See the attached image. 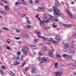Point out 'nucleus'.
<instances>
[{
    "mask_svg": "<svg viewBox=\"0 0 76 76\" xmlns=\"http://www.w3.org/2000/svg\"><path fill=\"white\" fill-rule=\"evenodd\" d=\"M53 10L55 12V13H54V15L55 17H58V16L60 15V14L57 12H60V11L58 10L56 7H54L53 8Z\"/></svg>",
    "mask_w": 76,
    "mask_h": 76,
    "instance_id": "obj_2",
    "label": "nucleus"
},
{
    "mask_svg": "<svg viewBox=\"0 0 76 76\" xmlns=\"http://www.w3.org/2000/svg\"><path fill=\"white\" fill-rule=\"evenodd\" d=\"M53 28H57V26H55L54 25H53Z\"/></svg>",
    "mask_w": 76,
    "mask_h": 76,
    "instance_id": "obj_42",
    "label": "nucleus"
},
{
    "mask_svg": "<svg viewBox=\"0 0 76 76\" xmlns=\"http://www.w3.org/2000/svg\"><path fill=\"white\" fill-rule=\"evenodd\" d=\"M31 48L32 49H34V50H35L37 48V46L35 45H32L31 46Z\"/></svg>",
    "mask_w": 76,
    "mask_h": 76,
    "instance_id": "obj_15",
    "label": "nucleus"
},
{
    "mask_svg": "<svg viewBox=\"0 0 76 76\" xmlns=\"http://www.w3.org/2000/svg\"><path fill=\"white\" fill-rule=\"evenodd\" d=\"M35 33L36 34L39 38H40L41 37V36H39L40 35V34H41V33H40V32L39 31H36L35 32Z\"/></svg>",
    "mask_w": 76,
    "mask_h": 76,
    "instance_id": "obj_12",
    "label": "nucleus"
},
{
    "mask_svg": "<svg viewBox=\"0 0 76 76\" xmlns=\"http://www.w3.org/2000/svg\"><path fill=\"white\" fill-rule=\"evenodd\" d=\"M49 56L50 57H54V55L52 53H50L49 54Z\"/></svg>",
    "mask_w": 76,
    "mask_h": 76,
    "instance_id": "obj_25",
    "label": "nucleus"
},
{
    "mask_svg": "<svg viewBox=\"0 0 76 76\" xmlns=\"http://www.w3.org/2000/svg\"><path fill=\"white\" fill-rule=\"evenodd\" d=\"M1 68L2 69H5V67L4 66H1Z\"/></svg>",
    "mask_w": 76,
    "mask_h": 76,
    "instance_id": "obj_51",
    "label": "nucleus"
},
{
    "mask_svg": "<svg viewBox=\"0 0 76 76\" xmlns=\"http://www.w3.org/2000/svg\"><path fill=\"white\" fill-rule=\"evenodd\" d=\"M36 18L37 19V20H39V21H40V22L41 21V19H40L39 17H36Z\"/></svg>",
    "mask_w": 76,
    "mask_h": 76,
    "instance_id": "obj_28",
    "label": "nucleus"
},
{
    "mask_svg": "<svg viewBox=\"0 0 76 76\" xmlns=\"http://www.w3.org/2000/svg\"><path fill=\"white\" fill-rule=\"evenodd\" d=\"M44 21H41L40 22V25L41 26H44V23L45 22H43Z\"/></svg>",
    "mask_w": 76,
    "mask_h": 76,
    "instance_id": "obj_20",
    "label": "nucleus"
},
{
    "mask_svg": "<svg viewBox=\"0 0 76 76\" xmlns=\"http://www.w3.org/2000/svg\"><path fill=\"white\" fill-rule=\"evenodd\" d=\"M40 38H42V39H44V40H47V38L45 37H41Z\"/></svg>",
    "mask_w": 76,
    "mask_h": 76,
    "instance_id": "obj_24",
    "label": "nucleus"
},
{
    "mask_svg": "<svg viewBox=\"0 0 76 76\" xmlns=\"http://www.w3.org/2000/svg\"><path fill=\"white\" fill-rule=\"evenodd\" d=\"M56 38L57 41H59L60 39V37L58 36H56Z\"/></svg>",
    "mask_w": 76,
    "mask_h": 76,
    "instance_id": "obj_19",
    "label": "nucleus"
},
{
    "mask_svg": "<svg viewBox=\"0 0 76 76\" xmlns=\"http://www.w3.org/2000/svg\"><path fill=\"white\" fill-rule=\"evenodd\" d=\"M68 66H72V64H71V63L68 64Z\"/></svg>",
    "mask_w": 76,
    "mask_h": 76,
    "instance_id": "obj_52",
    "label": "nucleus"
},
{
    "mask_svg": "<svg viewBox=\"0 0 76 76\" xmlns=\"http://www.w3.org/2000/svg\"><path fill=\"white\" fill-rule=\"evenodd\" d=\"M3 29L4 30H7V31H8L9 30V29L6 27H3Z\"/></svg>",
    "mask_w": 76,
    "mask_h": 76,
    "instance_id": "obj_32",
    "label": "nucleus"
},
{
    "mask_svg": "<svg viewBox=\"0 0 76 76\" xmlns=\"http://www.w3.org/2000/svg\"><path fill=\"white\" fill-rule=\"evenodd\" d=\"M66 12H67V13L69 15V17H70L71 18H73V16H72V14H71L70 12H68L67 10H66Z\"/></svg>",
    "mask_w": 76,
    "mask_h": 76,
    "instance_id": "obj_10",
    "label": "nucleus"
},
{
    "mask_svg": "<svg viewBox=\"0 0 76 76\" xmlns=\"http://www.w3.org/2000/svg\"><path fill=\"white\" fill-rule=\"evenodd\" d=\"M39 0H35V3H39Z\"/></svg>",
    "mask_w": 76,
    "mask_h": 76,
    "instance_id": "obj_35",
    "label": "nucleus"
},
{
    "mask_svg": "<svg viewBox=\"0 0 76 76\" xmlns=\"http://www.w3.org/2000/svg\"><path fill=\"white\" fill-rule=\"evenodd\" d=\"M7 48L8 50H10V49H11V48H10V47H9V46L7 47Z\"/></svg>",
    "mask_w": 76,
    "mask_h": 76,
    "instance_id": "obj_47",
    "label": "nucleus"
},
{
    "mask_svg": "<svg viewBox=\"0 0 76 76\" xmlns=\"http://www.w3.org/2000/svg\"><path fill=\"white\" fill-rule=\"evenodd\" d=\"M10 73L11 75H12L13 76H15V75L13 72L12 71H10Z\"/></svg>",
    "mask_w": 76,
    "mask_h": 76,
    "instance_id": "obj_22",
    "label": "nucleus"
},
{
    "mask_svg": "<svg viewBox=\"0 0 76 76\" xmlns=\"http://www.w3.org/2000/svg\"><path fill=\"white\" fill-rule=\"evenodd\" d=\"M2 14L3 15H6V11L3 10L2 11Z\"/></svg>",
    "mask_w": 76,
    "mask_h": 76,
    "instance_id": "obj_26",
    "label": "nucleus"
},
{
    "mask_svg": "<svg viewBox=\"0 0 76 76\" xmlns=\"http://www.w3.org/2000/svg\"><path fill=\"white\" fill-rule=\"evenodd\" d=\"M76 37V34H74L73 35V37L74 38H75V37Z\"/></svg>",
    "mask_w": 76,
    "mask_h": 76,
    "instance_id": "obj_56",
    "label": "nucleus"
},
{
    "mask_svg": "<svg viewBox=\"0 0 76 76\" xmlns=\"http://www.w3.org/2000/svg\"><path fill=\"white\" fill-rule=\"evenodd\" d=\"M26 23H27V24H31V23L29 20L27 19V21Z\"/></svg>",
    "mask_w": 76,
    "mask_h": 76,
    "instance_id": "obj_31",
    "label": "nucleus"
},
{
    "mask_svg": "<svg viewBox=\"0 0 76 76\" xmlns=\"http://www.w3.org/2000/svg\"><path fill=\"white\" fill-rule=\"evenodd\" d=\"M25 50H24V49L23 48H22V51H23H23H24Z\"/></svg>",
    "mask_w": 76,
    "mask_h": 76,
    "instance_id": "obj_63",
    "label": "nucleus"
},
{
    "mask_svg": "<svg viewBox=\"0 0 76 76\" xmlns=\"http://www.w3.org/2000/svg\"><path fill=\"white\" fill-rule=\"evenodd\" d=\"M62 75V72L61 71H58L54 73V75L55 76H60Z\"/></svg>",
    "mask_w": 76,
    "mask_h": 76,
    "instance_id": "obj_4",
    "label": "nucleus"
},
{
    "mask_svg": "<svg viewBox=\"0 0 76 76\" xmlns=\"http://www.w3.org/2000/svg\"><path fill=\"white\" fill-rule=\"evenodd\" d=\"M37 59L40 62L39 64L40 65H41V64L43 63V61L45 62L46 63H48V61L47 60V58L44 57L42 58H38Z\"/></svg>",
    "mask_w": 76,
    "mask_h": 76,
    "instance_id": "obj_1",
    "label": "nucleus"
},
{
    "mask_svg": "<svg viewBox=\"0 0 76 76\" xmlns=\"http://www.w3.org/2000/svg\"><path fill=\"white\" fill-rule=\"evenodd\" d=\"M54 18V17L51 15L50 16V18H49L46 21L43 20V22H45L46 23H48L51 21V22H53V19Z\"/></svg>",
    "mask_w": 76,
    "mask_h": 76,
    "instance_id": "obj_3",
    "label": "nucleus"
},
{
    "mask_svg": "<svg viewBox=\"0 0 76 76\" xmlns=\"http://www.w3.org/2000/svg\"><path fill=\"white\" fill-rule=\"evenodd\" d=\"M72 66L75 67L76 66V64H72Z\"/></svg>",
    "mask_w": 76,
    "mask_h": 76,
    "instance_id": "obj_41",
    "label": "nucleus"
},
{
    "mask_svg": "<svg viewBox=\"0 0 76 76\" xmlns=\"http://www.w3.org/2000/svg\"><path fill=\"white\" fill-rule=\"evenodd\" d=\"M68 44V45H69V46H70V47H71V48H73V45H71V44Z\"/></svg>",
    "mask_w": 76,
    "mask_h": 76,
    "instance_id": "obj_33",
    "label": "nucleus"
},
{
    "mask_svg": "<svg viewBox=\"0 0 76 76\" xmlns=\"http://www.w3.org/2000/svg\"><path fill=\"white\" fill-rule=\"evenodd\" d=\"M24 27L26 28L29 29V28H31V25H27L26 26H24Z\"/></svg>",
    "mask_w": 76,
    "mask_h": 76,
    "instance_id": "obj_17",
    "label": "nucleus"
},
{
    "mask_svg": "<svg viewBox=\"0 0 76 76\" xmlns=\"http://www.w3.org/2000/svg\"><path fill=\"white\" fill-rule=\"evenodd\" d=\"M49 41H50V42H53L54 44H57L58 43V42L57 41H56V40H53L52 39H49Z\"/></svg>",
    "mask_w": 76,
    "mask_h": 76,
    "instance_id": "obj_9",
    "label": "nucleus"
},
{
    "mask_svg": "<svg viewBox=\"0 0 76 76\" xmlns=\"http://www.w3.org/2000/svg\"><path fill=\"white\" fill-rule=\"evenodd\" d=\"M35 69L34 68H32L31 73H35Z\"/></svg>",
    "mask_w": 76,
    "mask_h": 76,
    "instance_id": "obj_16",
    "label": "nucleus"
},
{
    "mask_svg": "<svg viewBox=\"0 0 76 76\" xmlns=\"http://www.w3.org/2000/svg\"><path fill=\"white\" fill-rule=\"evenodd\" d=\"M38 11H39V10H45V8L44 7H38L37 9Z\"/></svg>",
    "mask_w": 76,
    "mask_h": 76,
    "instance_id": "obj_8",
    "label": "nucleus"
},
{
    "mask_svg": "<svg viewBox=\"0 0 76 76\" xmlns=\"http://www.w3.org/2000/svg\"><path fill=\"white\" fill-rule=\"evenodd\" d=\"M0 72H1V74L2 75H3V72H2V70H0Z\"/></svg>",
    "mask_w": 76,
    "mask_h": 76,
    "instance_id": "obj_43",
    "label": "nucleus"
},
{
    "mask_svg": "<svg viewBox=\"0 0 76 76\" xmlns=\"http://www.w3.org/2000/svg\"><path fill=\"white\" fill-rule=\"evenodd\" d=\"M20 39V38L19 37H17L15 38V39Z\"/></svg>",
    "mask_w": 76,
    "mask_h": 76,
    "instance_id": "obj_58",
    "label": "nucleus"
},
{
    "mask_svg": "<svg viewBox=\"0 0 76 76\" xmlns=\"http://www.w3.org/2000/svg\"><path fill=\"white\" fill-rule=\"evenodd\" d=\"M68 55L66 54V55L65 56V58H68Z\"/></svg>",
    "mask_w": 76,
    "mask_h": 76,
    "instance_id": "obj_44",
    "label": "nucleus"
},
{
    "mask_svg": "<svg viewBox=\"0 0 76 76\" xmlns=\"http://www.w3.org/2000/svg\"><path fill=\"white\" fill-rule=\"evenodd\" d=\"M24 16H26V15L25 14H23L22 15V17H24Z\"/></svg>",
    "mask_w": 76,
    "mask_h": 76,
    "instance_id": "obj_57",
    "label": "nucleus"
},
{
    "mask_svg": "<svg viewBox=\"0 0 76 76\" xmlns=\"http://www.w3.org/2000/svg\"><path fill=\"white\" fill-rule=\"evenodd\" d=\"M66 56V54H64L62 56L63 57H65Z\"/></svg>",
    "mask_w": 76,
    "mask_h": 76,
    "instance_id": "obj_53",
    "label": "nucleus"
},
{
    "mask_svg": "<svg viewBox=\"0 0 76 76\" xmlns=\"http://www.w3.org/2000/svg\"><path fill=\"white\" fill-rule=\"evenodd\" d=\"M10 39H9L7 40V42H8V44L10 43Z\"/></svg>",
    "mask_w": 76,
    "mask_h": 76,
    "instance_id": "obj_39",
    "label": "nucleus"
},
{
    "mask_svg": "<svg viewBox=\"0 0 76 76\" xmlns=\"http://www.w3.org/2000/svg\"><path fill=\"white\" fill-rule=\"evenodd\" d=\"M55 6L56 7H58L59 6V2L58 1H55Z\"/></svg>",
    "mask_w": 76,
    "mask_h": 76,
    "instance_id": "obj_7",
    "label": "nucleus"
},
{
    "mask_svg": "<svg viewBox=\"0 0 76 76\" xmlns=\"http://www.w3.org/2000/svg\"><path fill=\"white\" fill-rule=\"evenodd\" d=\"M69 47V44H65L64 46V51H66L67 48H68Z\"/></svg>",
    "mask_w": 76,
    "mask_h": 76,
    "instance_id": "obj_5",
    "label": "nucleus"
},
{
    "mask_svg": "<svg viewBox=\"0 0 76 76\" xmlns=\"http://www.w3.org/2000/svg\"><path fill=\"white\" fill-rule=\"evenodd\" d=\"M16 31L17 32H20V31L18 30H16Z\"/></svg>",
    "mask_w": 76,
    "mask_h": 76,
    "instance_id": "obj_55",
    "label": "nucleus"
},
{
    "mask_svg": "<svg viewBox=\"0 0 76 76\" xmlns=\"http://www.w3.org/2000/svg\"><path fill=\"white\" fill-rule=\"evenodd\" d=\"M20 52H18V56H20Z\"/></svg>",
    "mask_w": 76,
    "mask_h": 76,
    "instance_id": "obj_46",
    "label": "nucleus"
},
{
    "mask_svg": "<svg viewBox=\"0 0 76 76\" xmlns=\"http://www.w3.org/2000/svg\"><path fill=\"white\" fill-rule=\"evenodd\" d=\"M75 53V50H70L69 51V53L70 54H74Z\"/></svg>",
    "mask_w": 76,
    "mask_h": 76,
    "instance_id": "obj_18",
    "label": "nucleus"
},
{
    "mask_svg": "<svg viewBox=\"0 0 76 76\" xmlns=\"http://www.w3.org/2000/svg\"><path fill=\"white\" fill-rule=\"evenodd\" d=\"M55 66H54V68L56 69H58V63H55L54 64Z\"/></svg>",
    "mask_w": 76,
    "mask_h": 76,
    "instance_id": "obj_13",
    "label": "nucleus"
},
{
    "mask_svg": "<svg viewBox=\"0 0 76 76\" xmlns=\"http://www.w3.org/2000/svg\"><path fill=\"white\" fill-rule=\"evenodd\" d=\"M22 4H23L24 5H25V6H26L28 4L26 2H22Z\"/></svg>",
    "mask_w": 76,
    "mask_h": 76,
    "instance_id": "obj_30",
    "label": "nucleus"
},
{
    "mask_svg": "<svg viewBox=\"0 0 76 76\" xmlns=\"http://www.w3.org/2000/svg\"><path fill=\"white\" fill-rule=\"evenodd\" d=\"M34 42H35V43H37V42H38V41H39V39H34Z\"/></svg>",
    "mask_w": 76,
    "mask_h": 76,
    "instance_id": "obj_21",
    "label": "nucleus"
},
{
    "mask_svg": "<svg viewBox=\"0 0 76 76\" xmlns=\"http://www.w3.org/2000/svg\"><path fill=\"white\" fill-rule=\"evenodd\" d=\"M44 18H47V15H44Z\"/></svg>",
    "mask_w": 76,
    "mask_h": 76,
    "instance_id": "obj_48",
    "label": "nucleus"
},
{
    "mask_svg": "<svg viewBox=\"0 0 76 76\" xmlns=\"http://www.w3.org/2000/svg\"><path fill=\"white\" fill-rule=\"evenodd\" d=\"M2 2H4V3H7V1L6 0H0Z\"/></svg>",
    "mask_w": 76,
    "mask_h": 76,
    "instance_id": "obj_27",
    "label": "nucleus"
},
{
    "mask_svg": "<svg viewBox=\"0 0 76 76\" xmlns=\"http://www.w3.org/2000/svg\"><path fill=\"white\" fill-rule=\"evenodd\" d=\"M1 6H4V5H3L2 2L1 3Z\"/></svg>",
    "mask_w": 76,
    "mask_h": 76,
    "instance_id": "obj_59",
    "label": "nucleus"
},
{
    "mask_svg": "<svg viewBox=\"0 0 76 76\" xmlns=\"http://www.w3.org/2000/svg\"><path fill=\"white\" fill-rule=\"evenodd\" d=\"M21 36L23 38H28V35H26V34L25 33H23L22 34Z\"/></svg>",
    "mask_w": 76,
    "mask_h": 76,
    "instance_id": "obj_6",
    "label": "nucleus"
},
{
    "mask_svg": "<svg viewBox=\"0 0 76 76\" xmlns=\"http://www.w3.org/2000/svg\"><path fill=\"white\" fill-rule=\"evenodd\" d=\"M17 14H18V15H20V13H19V12H18V13H17Z\"/></svg>",
    "mask_w": 76,
    "mask_h": 76,
    "instance_id": "obj_64",
    "label": "nucleus"
},
{
    "mask_svg": "<svg viewBox=\"0 0 76 76\" xmlns=\"http://www.w3.org/2000/svg\"><path fill=\"white\" fill-rule=\"evenodd\" d=\"M24 49H25V50H26V51H28V48H27V47H26V46H24Z\"/></svg>",
    "mask_w": 76,
    "mask_h": 76,
    "instance_id": "obj_34",
    "label": "nucleus"
},
{
    "mask_svg": "<svg viewBox=\"0 0 76 76\" xmlns=\"http://www.w3.org/2000/svg\"><path fill=\"white\" fill-rule=\"evenodd\" d=\"M23 52L24 53V54H27V51L24 50Z\"/></svg>",
    "mask_w": 76,
    "mask_h": 76,
    "instance_id": "obj_40",
    "label": "nucleus"
},
{
    "mask_svg": "<svg viewBox=\"0 0 76 76\" xmlns=\"http://www.w3.org/2000/svg\"><path fill=\"white\" fill-rule=\"evenodd\" d=\"M4 7L6 10H9V8L7 5L4 6Z\"/></svg>",
    "mask_w": 76,
    "mask_h": 76,
    "instance_id": "obj_14",
    "label": "nucleus"
},
{
    "mask_svg": "<svg viewBox=\"0 0 76 76\" xmlns=\"http://www.w3.org/2000/svg\"><path fill=\"white\" fill-rule=\"evenodd\" d=\"M71 4H74V2H72L71 3Z\"/></svg>",
    "mask_w": 76,
    "mask_h": 76,
    "instance_id": "obj_60",
    "label": "nucleus"
},
{
    "mask_svg": "<svg viewBox=\"0 0 76 76\" xmlns=\"http://www.w3.org/2000/svg\"><path fill=\"white\" fill-rule=\"evenodd\" d=\"M15 5L17 6L18 4H22V2H19L18 3V2H17L15 3Z\"/></svg>",
    "mask_w": 76,
    "mask_h": 76,
    "instance_id": "obj_23",
    "label": "nucleus"
},
{
    "mask_svg": "<svg viewBox=\"0 0 76 76\" xmlns=\"http://www.w3.org/2000/svg\"><path fill=\"white\" fill-rule=\"evenodd\" d=\"M17 58V59H19V57L18 56H17V58Z\"/></svg>",
    "mask_w": 76,
    "mask_h": 76,
    "instance_id": "obj_62",
    "label": "nucleus"
},
{
    "mask_svg": "<svg viewBox=\"0 0 76 76\" xmlns=\"http://www.w3.org/2000/svg\"><path fill=\"white\" fill-rule=\"evenodd\" d=\"M44 50L45 51H47V49L46 48V46H44Z\"/></svg>",
    "mask_w": 76,
    "mask_h": 76,
    "instance_id": "obj_37",
    "label": "nucleus"
},
{
    "mask_svg": "<svg viewBox=\"0 0 76 76\" xmlns=\"http://www.w3.org/2000/svg\"><path fill=\"white\" fill-rule=\"evenodd\" d=\"M21 1H22V2H24V1L25 0H20Z\"/></svg>",
    "mask_w": 76,
    "mask_h": 76,
    "instance_id": "obj_61",
    "label": "nucleus"
},
{
    "mask_svg": "<svg viewBox=\"0 0 76 76\" xmlns=\"http://www.w3.org/2000/svg\"><path fill=\"white\" fill-rule=\"evenodd\" d=\"M23 70L24 71H27L28 70V69L27 68H25V69H23Z\"/></svg>",
    "mask_w": 76,
    "mask_h": 76,
    "instance_id": "obj_45",
    "label": "nucleus"
},
{
    "mask_svg": "<svg viewBox=\"0 0 76 76\" xmlns=\"http://www.w3.org/2000/svg\"><path fill=\"white\" fill-rule=\"evenodd\" d=\"M39 56H43L44 54L43 53H41V52H39L38 54Z\"/></svg>",
    "mask_w": 76,
    "mask_h": 76,
    "instance_id": "obj_36",
    "label": "nucleus"
},
{
    "mask_svg": "<svg viewBox=\"0 0 76 76\" xmlns=\"http://www.w3.org/2000/svg\"><path fill=\"white\" fill-rule=\"evenodd\" d=\"M63 26H64V27H66L67 28H71L72 26V25H70L69 24H64Z\"/></svg>",
    "mask_w": 76,
    "mask_h": 76,
    "instance_id": "obj_11",
    "label": "nucleus"
},
{
    "mask_svg": "<svg viewBox=\"0 0 76 76\" xmlns=\"http://www.w3.org/2000/svg\"><path fill=\"white\" fill-rule=\"evenodd\" d=\"M56 56V57H57L58 58H61V56L60 55H57Z\"/></svg>",
    "mask_w": 76,
    "mask_h": 76,
    "instance_id": "obj_29",
    "label": "nucleus"
},
{
    "mask_svg": "<svg viewBox=\"0 0 76 76\" xmlns=\"http://www.w3.org/2000/svg\"><path fill=\"white\" fill-rule=\"evenodd\" d=\"M14 60H15V61H16V62H17L18 61V59H17L16 58H15L14 59Z\"/></svg>",
    "mask_w": 76,
    "mask_h": 76,
    "instance_id": "obj_50",
    "label": "nucleus"
},
{
    "mask_svg": "<svg viewBox=\"0 0 76 76\" xmlns=\"http://www.w3.org/2000/svg\"><path fill=\"white\" fill-rule=\"evenodd\" d=\"M54 20H55L56 22H58V20L57 19H56V18Z\"/></svg>",
    "mask_w": 76,
    "mask_h": 76,
    "instance_id": "obj_54",
    "label": "nucleus"
},
{
    "mask_svg": "<svg viewBox=\"0 0 76 76\" xmlns=\"http://www.w3.org/2000/svg\"><path fill=\"white\" fill-rule=\"evenodd\" d=\"M29 3H31V4H32V1L31 0H30L29 1Z\"/></svg>",
    "mask_w": 76,
    "mask_h": 76,
    "instance_id": "obj_49",
    "label": "nucleus"
},
{
    "mask_svg": "<svg viewBox=\"0 0 76 76\" xmlns=\"http://www.w3.org/2000/svg\"><path fill=\"white\" fill-rule=\"evenodd\" d=\"M18 62H14V64L15 65H18V64H18Z\"/></svg>",
    "mask_w": 76,
    "mask_h": 76,
    "instance_id": "obj_38",
    "label": "nucleus"
}]
</instances>
